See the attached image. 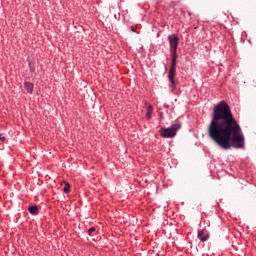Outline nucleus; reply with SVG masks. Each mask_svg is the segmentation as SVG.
Wrapping results in <instances>:
<instances>
[{"instance_id":"nucleus-12","label":"nucleus","mask_w":256,"mask_h":256,"mask_svg":"<svg viewBox=\"0 0 256 256\" xmlns=\"http://www.w3.org/2000/svg\"><path fill=\"white\" fill-rule=\"evenodd\" d=\"M5 139H6L5 136H3V134H0V141L3 142V141H5Z\"/></svg>"},{"instance_id":"nucleus-6","label":"nucleus","mask_w":256,"mask_h":256,"mask_svg":"<svg viewBox=\"0 0 256 256\" xmlns=\"http://www.w3.org/2000/svg\"><path fill=\"white\" fill-rule=\"evenodd\" d=\"M28 211L31 215H39V207L37 205L29 206Z\"/></svg>"},{"instance_id":"nucleus-5","label":"nucleus","mask_w":256,"mask_h":256,"mask_svg":"<svg viewBox=\"0 0 256 256\" xmlns=\"http://www.w3.org/2000/svg\"><path fill=\"white\" fill-rule=\"evenodd\" d=\"M145 107H146V119L149 121L153 115V105H151L148 102H145Z\"/></svg>"},{"instance_id":"nucleus-8","label":"nucleus","mask_w":256,"mask_h":256,"mask_svg":"<svg viewBox=\"0 0 256 256\" xmlns=\"http://www.w3.org/2000/svg\"><path fill=\"white\" fill-rule=\"evenodd\" d=\"M33 83L31 82H24V89H26L27 93H33Z\"/></svg>"},{"instance_id":"nucleus-4","label":"nucleus","mask_w":256,"mask_h":256,"mask_svg":"<svg viewBox=\"0 0 256 256\" xmlns=\"http://www.w3.org/2000/svg\"><path fill=\"white\" fill-rule=\"evenodd\" d=\"M168 41L170 45V53H177V48L179 47V36H177V34L169 35Z\"/></svg>"},{"instance_id":"nucleus-7","label":"nucleus","mask_w":256,"mask_h":256,"mask_svg":"<svg viewBox=\"0 0 256 256\" xmlns=\"http://www.w3.org/2000/svg\"><path fill=\"white\" fill-rule=\"evenodd\" d=\"M198 239L203 242L207 241V239H209V235L208 234L205 235V232L203 230H200L198 231Z\"/></svg>"},{"instance_id":"nucleus-3","label":"nucleus","mask_w":256,"mask_h":256,"mask_svg":"<svg viewBox=\"0 0 256 256\" xmlns=\"http://www.w3.org/2000/svg\"><path fill=\"white\" fill-rule=\"evenodd\" d=\"M179 56L177 53H172V62H171V67L168 73V79L172 85H176L175 82V75H177V58Z\"/></svg>"},{"instance_id":"nucleus-1","label":"nucleus","mask_w":256,"mask_h":256,"mask_svg":"<svg viewBox=\"0 0 256 256\" xmlns=\"http://www.w3.org/2000/svg\"><path fill=\"white\" fill-rule=\"evenodd\" d=\"M208 136L221 149H243L245 136L241 125L233 116L229 104L222 100L212 112V119L208 126Z\"/></svg>"},{"instance_id":"nucleus-11","label":"nucleus","mask_w":256,"mask_h":256,"mask_svg":"<svg viewBox=\"0 0 256 256\" xmlns=\"http://www.w3.org/2000/svg\"><path fill=\"white\" fill-rule=\"evenodd\" d=\"M31 65V63H29ZM30 73H35V67L30 66Z\"/></svg>"},{"instance_id":"nucleus-10","label":"nucleus","mask_w":256,"mask_h":256,"mask_svg":"<svg viewBox=\"0 0 256 256\" xmlns=\"http://www.w3.org/2000/svg\"><path fill=\"white\" fill-rule=\"evenodd\" d=\"M96 231V228L95 227H91L89 230H88V235L91 237L93 235V233H95Z\"/></svg>"},{"instance_id":"nucleus-14","label":"nucleus","mask_w":256,"mask_h":256,"mask_svg":"<svg viewBox=\"0 0 256 256\" xmlns=\"http://www.w3.org/2000/svg\"><path fill=\"white\" fill-rule=\"evenodd\" d=\"M164 69L165 71H167V64H164Z\"/></svg>"},{"instance_id":"nucleus-9","label":"nucleus","mask_w":256,"mask_h":256,"mask_svg":"<svg viewBox=\"0 0 256 256\" xmlns=\"http://www.w3.org/2000/svg\"><path fill=\"white\" fill-rule=\"evenodd\" d=\"M63 191L64 193H71V184L69 182H64Z\"/></svg>"},{"instance_id":"nucleus-2","label":"nucleus","mask_w":256,"mask_h":256,"mask_svg":"<svg viewBox=\"0 0 256 256\" xmlns=\"http://www.w3.org/2000/svg\"><path fill=\"white\" fill-rule=\"evenodd\" d=\"M181 129V124L176 123L172 124L169 128H161L160 129V135L163 137V139H171L177 135V131Z\"/></svg>"},{"instance_id":"nucleus-13","label":"nucleus","mask_w":256,"mask_h":256,"mask_svg":"<svg viewBox=\"0 0 256 256\" xmlns=\"http://www.w3.org/2000/svg\"><path fill=\"white\" fill-rule=\"evenodd\" d=\"M131 31H132V33H135V32L137 31V28H136L135 26H133V27L131 28Z\"/></svg>"}]
</instances>
